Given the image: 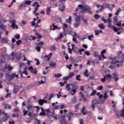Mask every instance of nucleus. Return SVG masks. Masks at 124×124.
<instances>
[{
  "mask_svg": "<svg viewBox=\"0 0 124 124\" xmlns=\"http://www.w3.org/2000/svg\"><path fill=\"white\" fill-rule=\"evenodd\" d=\"M78 7L79 9H81L80 13H87V12L90 13V14L93 13V12L91 11L92 8H91V7L89 5L84 6V5L82 4H79Z\"/></svg>",
  "mask_w": 124,
  "mask_h": 124,
  "instance_id": "f257e3e1",
  "label": "nucleus"
},
{
  "mask_svg": "<svg viewBox=\"0 0 124 124\" xmlns=\"http://www.w3.org/2000/svg\"><path fill=\"white\" fill-rule=\"evenodd\" d=\"M26 108L29 111L28 115L29 118H30V119H32V114L31 113H33V111H34V107H33L32 105L28 104V106L26 107Z\"/></svg>",
  "mask_w": 124,
  "mask_h": 124,
  "instance_id": "f03ea898",
  "label": "nucleus"
},
{
  "mask_svg": "<svg viewBox=\"0 0 124 124\" xmlns=\"http://www.w3.org/2000/svg\"><path fill=\"white\" fill-rule=\"evenodd\" d=\"M6 77L8 78L9 81L11 82V81H12L16 77V79H18L19 78V75H16L15 73H12V75H10L9 74H7L6 75Z\"/></svg>",
  "mask_w": 124,
  "mask_h": 124,
  "instance_id": "7ed1b4c3",
  "label": "nucleus"
},
{
  "mask_svg": "<svg viewBox=\"0 0 124 124\" xmlns=\"http://www.w3.org/2000/svg\"><path fill=\"white\" fill-rule=\"evenodd\" d=\"M71 86L73 87L71 91V93H72L71 94L72 95H74V94L76 93V92H77V90L78 88H79V86H78V85H77L76 83H71Z\"/></svg>",
  "mask_w": 124,
  "mask_h": 124,
  "instance_id": "20e7f679",
  "label": "nucleus"
},
{
  "mask_svg": "<svg viewBox=\"0 0 124 124\" xmlns=\"http://www.w3.org/2000/svg\"><path fill=\"white\" fill-rule=\"evenodd\" d=\"M59 121L61 124H67V123L65 122V115H62L61 116V118H59Z\"/></svg>",
  "mask_w": 124,
  "mask_h": 124,
  "instance_id": "39448f33",
  "label": "nucleus"
},
{
  "mask_svg": "<svg viewBox=\"0 0 124 124\" xmlns=\"http://www.w3.org/2000/svg\"><path fill=\"white\" fill-rule=\"evenodd\" d=\"M116 5L113 4H105V8H108L110 11H113V8L115 7Z\"/></svg>",
  "mask_w": 124,
  "mask_h": 124,
  "instance_id": "423d86ee",
  "label": "nucleus"
},
{
  "mask_svg": "<svg viewBox=\"0 0 124 124\" xmlns=\"http://www.w3.org/2000/svg\"><path fill=\"white\" fill-rule=\"evenodd\" d=\"M10 23L12 24L11 27L12 28V29H16V30H18V29H19V28L18 27V26L16 25V20H11Z\"/></svg>",
  "mask_w": 124,
  "mask_h": 124,
  "instance_id": "0eeeda50",
  "label": "nucleus"
},
{
  "mask_svg": "<svg viewBox=\"0 0 124 124\" xmlns=\"http://www.w3.org/2000/svg\"><path fill=\"white\" fill-rule=\"evenodd\" d=\"M56 30H61V27H59L58 26L55 25V24L53 23L52 25H50V30L55 31Z\"/></svg>",
  "mask_w": 124,
  "mask_h": 124,
  "instance_id": "6e6552de",
  "label": "nucleus"
},
{
  "mask_svg": "<svg viewBox=\"0 0 124 124\" xmlns=\"http://www.w3.org/2000/svg\"><path fill=\"white\" fill-rule=\"evenodd\" d=\"M58 10L61 12H64L65 11V5H64V4L62 3L60 4Z\"/></svg>",
  "mask_w": 124,
  "mask_h": 124,
  "instance_id": "1a4fd4ad",
  "label": "nucleus"
},
{
  "mask_svg": "<svg viewBox=\"0 0 124 124\" xmlns=\"http://www.w3.org/2000/svg\"><path fill=\"white\" fill-rule=\"evenodd\" d=\"M118 22V17L114 16L113 17L114 25H115V26H118V27L121 26L122 25H121V24L119 23V22Z\"/></svg>",
  "mask_w": 124,
  "mask_h": 124,
  "instance_id": "9d476101",
  "label": "nucleus"
},
{
  "mask_svg": "<svg viewBox=\"0 0 124 124\" xmlns=\"http://www.w3.org/2000/svg\"><path fill=\"white\" fill-rule=\"evenodd\" d=\"M108 28H109V29H112L114 31V32H118V28L112 25L111 23L108 24Z\"/></svg>",
  "mask_w": 124,
  "mask_h": 124,
  "instance_id": "9b49d317",
  "label": "nucleus"
},
{
  "mask_svg": "<svg viewBox=\"0 0 124 124\" xmlns=\"http://www.w3.org/2000/svg\"><path fill=\"white\" fill-rule=\"evenodd\" d=\"M95 104H99V103H98V102H97V101L96 100H92L91 107L93 110H94V108H95Z\"/></svg>",
  "mask_w": 124,
  "mask_h": 124,
  "instance_id": "f8f14e48",
  "label": "nucleus"
},
{
  "mask_svg": "<svg viewBox=\"0 0 124 124\" xmlns=\"http://www.w3.org/2000/svg\"><path fill=\"white\" fill-rule=\"evenodd\" d=\"M121 59L122 60L121 61H119V63H120V65L121 66H123L124 65V53H123L121 55Z\"/></svg>",
  "mask_w": 124,
  "mask_h": 124,
  "instance_id": "ddd939ff",
  "label": "nucleus"
},
{
  "mask_svg": "<svg viewBox=\"0 0 124 124\" xmlns=\"http://www.w3.org/2000/svg\"><path fill=\"white\" fill-rule=\"evenodd\" d=\"M49 66H50V67L52 68L54 67V68H55V66H57V63L54 62H50L49 63Z\"/></svg>",
  "mask_w": 124,
  "mask_h": 124,
  "instance_id": "4468645a",
  "label": "nucleus"
},
{
  "mask_svg": "<svg viewBox=\"0 0 124 124\" xmlns=\"http://www.w3.org/2000/svg\"><path fill=\"white\" fill-rule=\"evenodd\" d=\"M50 12H51V7H47L46 10V15L50 16Z\"/></svg>",
  "mask_w": 124,
  "mask_h": 124,
  "instance_id": "2eb2a0df",
  "label": "nucleus"
},
{
  "mask_svg": "<svg viewBox=\"0 0 124 124\" xmlns=\"http://www.w3.org/2000/svg\"><path fill=\"white\" fill-rule=\"evenodd\" d=\"M71 103H74L75 104L77 103V98L76 96L73 97V98L71 99Z\"/></svg>",
  "mask_w": 124,
  "mask_h": 124,
  "instance_id": "dca6fc26",
  "label": "nucleus"
},
{
  "mask_svg": "<svg viewBox=\"0 0 124 124\" xmlns=\"http://www.w3.org/2000/svg\"><path fill=\"white\" fill-rule=\"evenodd\" d=\"M83 74H84L85 77H89V76H90V74H89V70H88V69L85 70Z\"/></svg>",
  "mask_w": 124,
  "mask_h": 124,
  "instance_id": "f3484780",
  "label": "nucleus"
},
{
  "mask_svg": "<svg viewBox=\"0 0 124 124\" xmlns=\"http://www.w3.org/2000/svg\"><path fill=\"white\" fill-rule=\"evenodd\" d=\"M95 32V35H98V34H99V33H103V31H101V30H95L94 31Z\"/></svg>",
  "mask_w": 124,
  "mask_h": 124,
  "instance_id": "a211bd4d",
  "label": "nucleus"
},
{
  "mask_svg": "<svg viewBox=\"0 0 124 124\" xmlns=\"http://www.w3.org/2000/svg\"><path fill=\"white\" fill-rule=\"evenodd\" d=\"M98 28L100 29V30H104V29H105V26H104V24H99Z\"/></svg>",
  "mask_w": 124,
  "mask_h": 124,
  "instance_id": "6ab92c4d",
  "label": "nucleus"
},
{
  "mask_svg": "<svg viewBox=\"0 0 124 124\" xmlns=\"http://www.w3.org/2000/svg\"><path fill=\"white\" fill-rule=\"evenodd\" d=\"M70 86H71V84H67L66 85V89L68 91V92L71 90Z\"/></svg>",
  "mask_w": 124,
  "mask_h": 124,
  "instance_id": "aec40b11",
  "label": "nucleus"
},
{
  "mask_svg": "<svg viewBox=\"0 0 124 124\" xmlns=\"http://www.w3.org/2000/svg\"><path fill=\"white\" fill-rule=\"evenodd\" d=\"M38 104L39 105H40L41 106H42L43 104H44V101H43V99H40L38 100Z\"/></svg>",
  "mask_w": 124,
  "mask_h": 124,
  "instance_id": "412c9836",
  "label": "nucleus"
},
{
  "mask_svg": "<svg viewBox=\"0 0 124 124\" xmlns=\"http://www.w3.org/2000/svg\"><path fill=\"white\" fill-rule=\"evenodd\" d=\"M11 105H9L8 104H5L4 105V108H5V109H11Z\"/></svg>",
  "mask_w": 124,
  "mask_h": 124,
  "instance_id": "4be33fe9",
  "label": "nucleus"
},
{
  "mask_svg": "<svg viewBox=\"0 0 124 124\" xmlns=\"http://www.w3.org/2000/svg\"><path fill=\"white\" fill-rule=\"evenodd\" d=\"M51 59V57L48 55H46L44 56V61H50V59Z\"/></svg>",
  "mask_w": 124,
  "mask_h": 124,
  "instance_id": "5701e85b",
  "label": "nucleus"
},
{
  "mask_svg": "<svg viewBox=\"0 0 124 124\" xmlns=\"http://www.w3.org/2000/svg\"><path fill=\"white\" fill-rule=\"evenodd\" d=\"M85 110H86V107H83L81 110L83 115H87V111H85Z\"/></svg>",
  "mask_w": 124,
  "mask_h": 124,
  "instance_id": "b1692460",
  "label": "nucleus"
},
{
  "mask_svg": "<svg viewBox=\"0 0 124 124\" xmlns=\"http://www.w3.org/2000/svg\"><path fill=\"white\" fill-rule=\"evenodd\" d=\"M75 21L76 22H80L81 21V16H78L75 18Z\"/></svg>",
  "mask_w": 124,
  "mask_h": 124,
  "instance_id": "393cba45",
  "label": "nucleus"
},
{
  "mask_svg": "<svg viewBox=\"0 0 124 124\" xmlns=\"http://www.w3.org/2000/svg\"><path fill=\"white\" fill-rule=\"evenodd\" d=\"M36 39V37L33 36L32 35H31L30 38H29V40L31 41L32 40H35Z\"/></svg>",
  "mask_w": 124,
  "mask_h": 124,
  "instance_id": "a878e982",
  "label": "nucleus"
},
{
  "mask_svg": "<svg viewBox=\"0 0 124 124\" xmlns=\"http://www.w3.org/2000/svg\"><path fill=\"white\" fill-rule=\"evenodd\" d=\"M81 96H83V97L79 99V101H87V98L85 97V96H84V95H82Z\"/></svg>",
  "mask_w": 124,
  "mask_h": 124,
  "instance_id": "bb28decb",
  "label": "nucleus"
},
{
  "mask_svg": "<svg viewBox=\"0 0 124 124\" xmlns=\"http://www.w3.org/2000/svg\"><path fill=\"white\" fill-rule=\"evenodd\" d=\"M105 5H100V9L99 10V12H101V11H103L105 9Z\"/></svg>",
  "mask_w": 124,
  "mask_h": 124,
  "instance_id": "cd10ccee",
  "label": "nucleus"
},
{
  "mask_svg": "<svg viewBox=\"0 0 124 124\" xmlns=\"http://www.w3.org/2000/svg\"><path fill=\"white\" fill-rule=\"evenodd\" d=\"M99 53L97 51H94V54H93V55L95 58L99 57Z\"/></svg>",
  "mask_w": 124,
  "mask_h": 124,
  "instance_id": "c85d7f7f",
  "label": "nucleus"
},
{
  "mask_svg": "<svg viewBox=\"0 0 124 124\" xmlns=\"http://www.w3.org/2000/svg\"><path fill=\"white\" fill-rule=\"evenodd\" d=\"M72 18V17L71 16H69V18L68 19H66V22H67V23H69V24H71Z\"/></svg>",
  "mask_w": 124,
  "mask_h": 124,
  "instance_id": "c756f323",
  "label": "nucleus"
},
{
  "mask_svg": "<svg viewBox=\"0 0 124 124\" xmlns=\"http://www.w3.org/2000/svg\"><path fill=\"white\" fill-rule=\"evenodd\" d=\"M14 112H15L16 113H19V112H20V109L19 108L16 107V108L14 109Z\"/></svg>",
  "mask_w": 124,
  "mask_h": 124,
  "instance_id": "7c9ffc66",
  "label": "nucleus"
},
{
  "mask_svg": "<svg viewBox=\"0 0 124 124\" xmlns=\"http://www.w3.org/2000/svg\"><path fill=\"white\" fill-rule=\"evenodd\" d=\"M62 74H57V75H54V77L55 78H60V77H62Z\"/></svg>",
  "mask_w": 124,
  "mask_h": 124,
  "instance_id": "2f4dec72",
  "label": "nucleus"
},
{
  "mask_svg": "<svg viewBox=\"0 0 124 124\" xmlns=\"http://www.w3.org/2000/svg\"><path fill=\"white\" fill-rule=\"evenodd\" d=\"M80 22H76V23H74V25L75 28H78V27H79V26H80Z\"/></svg>",
  "mask_w": 124,
  "mask_h": 124,
  "instance_id": "473e14b6",
  "label": "nucleus"
},
{
  "mask_svg": "<svg viewBox=\"0 0 124 124\" xmlns=\"http://www.w3.org/2000/svg\"><path fill=\"white\" fill-rule=\"evenodd\" d=\"M25 3L27 5H31V0H26L25 2Z\"/></svg>",
  "mask_w": 124,
  "mask_h": 124,
  "instance_id": "72a5a7b5",
  "label": "nucleus"
},
{
  "mask_svg": "<svg viewBox=\"0 0 124 124\" xmlns=\"http://www.w3.org/2000/svg\"><path fill=\"white\" fill-rule=\"evenodd\" d=\"M88 38L89 40H90L91 41H92L93 39L92 38H93V35L91 34V35L88 36Z\"/></svg>",
  "mask_w": 124,
  "mask_h": 124,
  "instance_id": "f704fd0d",
  "label": "nucleus"
},
{
  "mask_svg": "<svg viewBox=\"0 0 124 124\" xmlns=\"http://www.w3.org/2000/svg\"><path fill=\"white\" fill-rule=\"evenodd\" d=\"M63 31L65 32L66 31L65 29H66V28H67L68 27V26L67 25V24H65V23H64L63 24Z\"/></svg>",
  "mask_w": 124,
  "mask_h": 124,
  "instance_id": "c9c22d12",
  "label": "nucleus"
},
{
  "mask_svg": "<svg viewBox=\"0 0 124 124\" xmlns=\"http://www.w3.org/2000/svg\"><path fill=\"white\" fill-rule=\"evenodd\" d=\"M1 43H2V44H3L5 43V42H7V40H6V38H2L1 40Z\"/></svg>",
  "mask_w": 124,
  "mask_h": 124,
  "instance_id": "e433bc0d",
  "label": "nucleus"
},
{
  "mask_svg": "<svg viewBox=\"0 0 124 124\" xmlns=\"http://www.w3.org/2000/svg\"><path fill=\"white\" fill-rule=\"evenodd\" d=\"M31 73H32V74H34V75H36V73H37V70L36 69H35L34 70H32L31 71Z\"/></svg>",
  "mask_w": 124,
  "mask_h": 124,
  "instance_id": "4c0bfd02",
  "label": "nucleus"
},
{
  "mask_svg": "<svg viewBox=\"0 0 124 124\" xmlns=\"http://www.w3.org/2000/svg\"><path fill=\"white\" fill-rule=\"evenodd\" d=\"M73 76H74V73H71V74H68V77L70 79L71 78H72Z\"/></svg>",
  "mask_w": 124,
  "mask_h": 124,
  "instance_id": "58836bf2",
  "label": "nucleus"
},
{
  "mask_svg": "<svg viewBox=\"0 0 124 124\" xmlns=\"http://www.w3.org/2000/svg\"><path fill=\"white\" fill-rule=\"evenodd\" d=\"M100 81L101 82H103V83H104L106 81V78L105 76H104V78H101Z\"/></svg>",
  "mask_w": 124,
  "mask_h": 124,
  "instance_id": "ea45409f",
  "label": "nucleus"
},
{
  "mask_svg": "<svg viewBox=\"0 0 124 124\" xmlns=\"http://www.w3.org/2000/svg\"><path fill=\"white\" fill-rule=\"evenodd\" d=\"M12 117H14V118H18L20 115L19 114L17 113L16 114L15 113H13L12 115Z\"/></svg>",
  "mask_w": 124,
  "mask_h": 124,
  "instance_id": "a19ab883",
  "label": "nucleus"
},
{
  "mask_svg": "<svg viewBox=\"0 0 124 124\" xmlns=\"http://www.w3.org/2000/svg\"><path fill=\"white\" fill-rule=\"evenodd\" d=\"M103 98H104V99H107V98H108V96L107 95V92H105L104 95L103 96Z\"/></svg>",
  "mask_w": 124,
  "mask_h": 124,
  "instance_id": "79ce46f5",
  "label": "nucleus"
},
{
  "mask_svg": "<svg viewBox=\"0 0 124 124\" xmlns=\"http://www.w3.org/2000/svg\"><path fill=\"white\" fill-rule=\"evenodd\" d=\"M72 50H73L74 53H77V50H79L78 47H75L74 48H72Z\"/></svg>",
  "mask_w": 124,
  "mask_h": 124,
  "instance_id": "37998d69",
  "label": "nucleus"
},
{
  "mask_svg": "<svg viewBox=\"0 0 124 124\" xmlns=\"http://www.w3.org/2000/svg\"><path fill=\"white\" fill-rule=\"evenodd\" d=\"M106 77V78H113V77H112V75H111V74H106L105 76H104Z\"/></svg>",
  "mask_w": 124,
  "mask_h": 124,
  "instance_id": "c03bdc74",
  "label": "nucleus"
},
{
  "mask_svg": "<svg viewBox=\"0 0 124 124\" xmlns=\"http://www.w3.org/2000/svg\"><path fill=\"white\" fill-rule=\"evenodd\" d=\"M28 110L23 109V116H26L29 113Z\"/></svg>",
  "mask_w": 124,
  "mask_h": 124,
  "instance_id": "a18cd8bd",
  "label": "nucleus"
},
{
  "mask_svg": "<svg viewBox=\"0 0 124 124\" xmlns=\"http://www.w3.org/2000/svg\"><path fill=\"white\" fill-rule=\"evenodd\" d=\"M115 115L117 116V118H120V117H121V114H120V112L119 111H117L115 113Z\"/></svg>",
  "mask_w": 124,
  "mask_h": 124,
  "instance_id": "49530a36",
  "label": "nucleus"
},
{
  "mask_svg": "<svg viewBox=\"0 0 124 124\" xmlns=\"http://www.w3.org/2000/svg\"><path fill=\"white\" fill-rule=\"evenodd\" d=\"M80 77H81V75H77L76 78V80H78V81H81V78H80Z\"/></svg>",
  "mask_w": 124,
  "mask_h": 124,
  "instance_id": "de8ad7c7",
  "label": "nucleus"
},
{
  "mask_svg": "<svg viewBox=\"0 0 124 124\" xmlns=\"http://www.w3.org/2000/svg\"><path fill=\"white\" fill-rule=\"evenodd\" d=\"M94 17L95 18V19H96V20H97V19H99V18H100V16H99V15L98 14H95L94 16Z\"/></svg>",
  "mask_w": 124,
  "mask_h": 124,
  "instance_id": "09e8293b",
  "label": "nucleus"
},
{
  "mask_svg": "<svg viewBox=\"0 0 124 124\" xmlns=\"http://www.w3.org/2000/svg\"><path fill=\"white\" fill-rule=\"evenodd\" d=\"M96 93V91L93 90L91 94H90L91 96H93V95H95V94Z\"/></svg>",
  "mask_w": 124,
  "mask_h": 124,
  "instance_id": "8fccbe9b",
  "label": "nucleus"
},
{
  "mask_svg": "<svg viewBox=\"0 0 124 124\" xmlns=\"http://www.w3.org/2000/svg\"><path fill=\"white\" fill-rule=\"evenodd\" d=\"M35 35L36 36H37V38H39L40 39H41L42 37V36H41V34H39L38 33H36Z\"/></svg>",
  "mask_w": 124,
  "mask_h": 124,
  "instance_id": "3c124183",
  "label": "nucleus"
},
{
  "mask_svg": "<svg viewBox=\"0 0 124 124\" xmlns=\"http://www.w3.org/2000/svg\"><path fill=\"white\" fill-rule=\"evenodd\" d=\"M121 11V8H119L117 12H116V13L115 14V15L116 16H117L118 15H119V13H120V12Z\"/></svg>",
  "mask_w": 124,
  "mask_h": 124,
  "instance_id": "603ef678",
  "label": "nucleus"
},
{
  "mask_svg": "<svg viewBox=\"0 0 124 124\" xmlns=\"http://www.w3.org/2000/svg\"><path fill=\"white\" fill-rule=\"evenodd\" d=\"M102 21H103L104 23H105V24H106V23H107V19H105V18H104V16H102L101 18Z\"/></svg>",
  "mask_w": 124,
  "mask_h": 124,
  "instance_id": "864d4df0",
  "label": "nucleus"
},
{
  "mask_svg": "<svg viewBox=\"0 0 124 124\" xmlns=\"http://www.w3.org/2000/svg\"><path fill=\"white\" fill-rule=\"evenodd\" d=\"M60 109H63L64 108H65V105L62 104L59 106Z\"/></svg>",
  "mask_w": 124,
  "mask_h": 124,
  "instance_id": "5fc2aeb1",
  "label": "nucleus"
},
{
  "mask_svg": "<svg viewBox=\"0 0 124 124\" xmlns=\"http://www.w3.org/2000/svg\"><path fill=\"white\" fill-rule=\"evenodd\" d=\"M34 108H36V112H37V113H38V112L39 111V110H40V107H39V106H34Z\"/></svg>",
  "mask_w": 124,
  "mask_h": 124,
  "instance_id": "6e6d98bb",
  "label": "nucleus"
},
{
  "mask_svg": "<svg viewBox=\"0 0 124 124\" xmlns=\"http://www.w3.org/2000/svg\"><path fill=\"white\" fill-rule=\"evenodd\" d=\"M57 47H56V46H53L50 48V51H54V50H56Z\"/></svg>",
  "mask_w": 124,
  "mask_h": 124,
  "instance_id": "4d7b16f0",
  "label": "nucleus"
},
{
  "mask_svg": "<svg viewBox=\"0 0 124 124\" xmlns=\"http://www.w3.org/2000/svg\"><path fill=\"white\" fill-rule=\"evenodd\" d=\"M84 51H85V49L84 48L79 49V52L80 55H83V54L82 53V52H84Z\"/></svg>",
  "mask_w": 124,
  "mask_h": 124,
  "instance_id": "13d9d810",
  "label": "nucleus"
},
{
  "mask_svg": "<svg viewBox=\"0 0 124 124\" xmlns=\"http://www.w3.org/2000/svg\"><path fill=\"white\" fill-rule=\"evenodd\" d=\"M36 49L37 50V51L38 52H40V51L41 50V47L39 46H38L36 47Z\"/></svg>",
  "mask_w": 124,
  "mask_h": 124,
  "instance_id": "bf43d9fd",
  "label": "nucleus"
},
{
  "mask_svg": "<svg viewBox=\"0 0 124 124\" xmlns=\"http://www.w3.org/2000/svg\"><path fill=\"white\" fill-rule=\"evenodd\" d=\"M16 39H20V34H16L15 35Z\"/></svg>",
  "mask_w": 124,
  "mask_h": 124,
  "instance_id": "052dcab7",
  "label": "nucleus"
},
{
  "mask_svg": "<svg viewBox=\"0 0 124 124\" xmlns=\"http://www.w3.org/2000/svg\"><path fill=\"white\" fill-rule=\"evenodd\" d=\"M44 45V42L41 41L40 43H39L37 45L38 46H42Z\"/></svg>",
  "mask_w": 124,
  "mask_h": 124,
  "instance_id": "680f3d73",
  "label": "nucleus"
},
{
  "mask_svg": "<svg viewBox=\"0 0 124 124\" xmlns=\"http://www.w3.org/2000/svg\"><path fill=\"white\" fill-rule=\"evenodd\" d=\"M35 121L37 122V124L35 123V124H41V121L40 120H38L37 119H35Z\"/></svg>",
  "mask_w": 124,
  "mask_h": 124,
  "instance_id": "e2e57ef3",
  "label": "nucleus"
},
{
  "mask_svg": "<svg viewBox=\"0 0 124 124\" xmlns=\"http://www.w3.org/2000/svg\"><path fill=\"white\" fill-rule=\"evenodd\" d=\"M4 28H6V26H4L3 24L0 25V29L2 30Z\"/></svg>",
  "mask_w": 124,
  "mask_h": 124,
  "instance_id": "0e129e2a",
  "label": "nucleus"
},
{
  "mask_svg": "<svg viewBox=\"0 0 124 124\" xmlns=\"http://www.w3.org/2000/svg\"><path fill=\"white\" fill-rule=\"evenodd\" d=\"M84 54L86 56H90L91 55V54L90 53V52H89L88 51H85L84 52Z\"/></svg>",
  "mask_w": 124,
  "mask_h": 124,
  "instance_id": "69168bd1",
  "label": "nucleus"
},
{
  "mask_svg": "<svg viewBox=\"0 0 124 124\" xmlns=\"http://www.w3.org/2000/svg\"><path fill=\"white\" fill-rule=\"evenodd\" d=\"M121 117H124V108L123 109V110H121Z\"/></svg>",
  "mask_w": 124,
  "mask_h": 124,
  "instance_id": "338daca9",
  "label": "nucleus"
},
{
  "mask_svg": "<svg viewBox=\"0 0 124 124\" xmlns=\"http://www.w3.org/2000/svg\"><path fill=\"white\" fill-rule=\"evenodd\" d=\"M9 124H15V121H14V120L9 121Z\"/></svg>",
  "mask_w": 124,
  "mask_h": 124,
  "instance_id": "774afa93",
  "label": "nucleus"
}]
</instances>
